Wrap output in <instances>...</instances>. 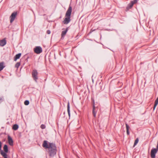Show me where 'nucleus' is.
Segmentation results:
<instances>
[{
  "mask_svg": "<svg viewBox=\"0 0 158 158\" xmlns=\"http://www.w3.org/2000/svg\"><path fill=\"white\" fill-rule=\"evenodd\" d=\"M48 149V153L50 156L53 157L56 155L57 149L55 144H50Z\"/></svg>",
  "mask_w": 158,
  "mask_h": 158,
  "instance_id": "nucleus-1",
  "label": "nucleus"
},
{
  "mask_svg": "<svg viewBox=\"0 0 158 158\" xmlns=\"http://www.w3.org/2000/svg\"><path fill=\"white\" fill-rule=\"evenodd\" d=\"M72 11V7L70 6L65 14V18L63 21L64 24H67L70 21V18Z\"/></svg>",
  "mask_w": 158,
  "mask_h": 158,
  "instance_id": "nucleus-2",
  "label": "nucleus"
},
{
  "mask_svg": "<svg viewBox=\"0 0 158 158\" xmlns=\"http://www.w3.org/2000/svg\"><path fill=\"white\" fill-rule=\"evenodd\" d=\"M34 52L37 54H39L41 53L42 52V48L40 46H37L34 48Z\"/></svg>",
  "mask_w": 158,
  "mask_h": 158,
  "instance_id": "nucleus-3",
  "label": "nucleus"
},
{
  "mask_svg": "<svg viewBox=\"0 0 158 158\" xmlns=\"http://www.w3.org/2000/svg\"><path fill=\"white\" fill-rule=\"evenodd\" d=\"M158 150L156 148L152 149L151 152V156L152 158H155L156 154L157 153Z\"/></svg>",
  "mask_w": 158,
  "mask_h": 158,
  "instance_id": "nucleus-4",
  "label": "nucleus"
},
{
  "mask_svg": "<svg viewBox=\"0 0 158 158\" xmlns=\"http://www.w3.org/2000/svg\"><path fill=\"white\" fill-rule=\"evenodd\" d=\"M38 72L36 70H33L32 72V76L34 80L36 81L38 79Z\"/></svg>",
  "mask_w": 158,
  "mask_h": 158,
  "instance_id": "nucleus-5",
  "label": "nucleus"
},
{
  "mask_svg": "<svg viewBox=\"0 0 158 158\" xmlns=\"http://www.w3.org/2000/svg\"><path fill=\"white\" fill-rule=\"evenodd\" d=\"M17 15V13L16 12H14L12 14L10 17V22L11 23H12L15 20Z\"/></svg>",
  "mask_w": 158,
  "mask_h": 158,
  "instance_id": "nucleus-6",
  "label": "nucleus"
},
{
  "mask_svg": "<svg viewBox=\"0 0 158 158\" xmlns=\"http://www.w3.org/2000/svg\"><path fill=\"white\" fill-rule=\"evenodd\" d=\"M50 144H53V143H48L47 141L46 140H44V141L42 146L43 147L45 148L48 149V148L49 147V145Z\"/></svg>",
  "mask_w": 158,
  "mask_h": 158,
  "instance_id": "nucleus-7",
  "label": "nucleus"
},
{
  "mask_svg": "<svg viewBox=\"0 0 158 158\" xmlns=\"http://www.w3.org/2000/svg\"><path fill=\"white\" fill-rule=\"evenodd\" d=\"M8 140L9 144L11 146L13 145V141L12 138L10 136H8Z\"/></svg>",
  "mask_w": 158,
  "mask_h": 158,
  "instance_id": "nucleus-8",
  "label": "nucleus"
},
{
  "mask_svg": "<svg viewBox=\"0 0 158 158\" xmlns=\"http://www.w3.org/2000/svg\"><path fill=\"white\" fill-rule=\"evenodd\" d=\"M6 44V41L5 39L0 40V45L1 46H3Z\"/></svg>",
  "mask_w": 158,
  "mask_h": 158,
  "instance_id": "nucleus-9",
  "label": "nucleus"
},
{
  "mask_svg": "<svg viewBox=\"0 0 158 158\" xmlns=\"http://www.w3.org/2000/svg\"><path fill=\"white\" fill-rule=\"evenodd\" d=\"M21 54L20 53L16 54L14 57V60L16 61L17 59H19L21 56Z\"/></svg>",
  "mask_w": 158,
  "mask_h": 158,
  "instance_id": "nucleus-10",
  "label": "nucleus"
},
{
  "mask_svg": "<svg viewBox=\"0 0 158 158\" xmlns=\"http://www.w3.org/2000/svg\"><path fill=\"white\" fill-rule=\"evenodd\" d=\"M5 67L4 63L3 62H1L0 63V71L2 70Z\"/></svg>",
  "mask_w": 158,
  "mask_h": 158,
  "instance_id": "nucleus-11",
  "label": "nucleus"
},
{
  "mask_svg": "<svg viewBox=\"0 0 158 158\" xmlns=\"http://www.w3.org/2000/svg\"><path fill=\"white\" fill-rule=\"evenodd\" d=\"M133 3H132L131 2L127 6V9L129 10L133 6Z\"/></svg>",
  "mask_w": 158,
  "mask_h": 158,
  "instance_id": "nucleus-12",
  "label": "nucleus"
},
{
  "mask_svg": "<svg viewBox=\"0 0 158 158\" xmlns=\"http://www.w3.org/2000/svg\"><path fill=\"white\" fill-rule=\"evenodd\" d=\"M68 31L67 28L65 31H62L61 33V36L62 37H64L66 34L67 31Z\"/></svg>",
  "mask_w": 158,
  "mask_h": 158,
  "instance_id": "nucleus-13",
  "label": "nucleus"
},
{
  "mask_svg": "<svg viewBox=\"0 0 158 158\" xmlns=\"http://www.w3.org/2000/svg\"><path fill=\"white\" fill-rule=\"evenodd\" d=\"M0 153L1 154L2 156L3 157H4V158L7 157V155L5 152H3L2 151H1Z\"/></svg>",
  "mask_w": 158,
  "mask_h": 158,
  "instance_id": "nucleus-14",
  "label": "nucleus"
},
{
  "mask_svg": "<svg viewBox=\"0 0 158 158\" xmlns=\"http://www.w3.org/2000/svg\"><path fill=\"white\" fill-rule=\"evenodd\" d=\"M158 104V97L157 98V99H156V101L155 102V104L153 107L154 110L155 109V108L157 106Z\"/></svg>",
  "mask_w": 158,
  "mask_h": 158,
  "instance_id": "nucleus-15",
  "label": "nucleus"
},
{
  "mask_svg": "<svg viewBox=\"0 0 158 158\" xmlns=\"http://www.w3.org/2000/svg\"><path fill=\"white\" fill-rule=\"evenodd\" d=\"M158 104V97L157 98V99H156V101L155 102V104L153 107L154 110L155 109V108L157 106Z\"/></svg>",
  "mask_w": 158,
  "mask_h": 158,
  "instance_id": "nucleus-16",
  "label": "nucleus"
},
{
  "mask_svg": "<svg viewBox=\"0 0 158 158\" xmlns=\"http://www.w3.org/2000/svg\"><path fill=\"white\" fill-rule=\"evenodd\" d=\"M19 128L18 125L17 124H14L12 127V128L13 130H17Z\"/></svg>",
  "mask_w": 158,
  "mask_h": 158,
  "instance_id": "nucleus-17",
  "label": "nucleus"
},
{
  "mask_svg": "<svg viewBox=\"0 0 158 158\" xmlns=\"http://www.w3.org/2000/svg\"><path fill=\"white\" fill-rule=\"evenodd\" d=\"M3 149L4 151L7 153L8 152V147L6 145H5L4 147H3Z\"/></svg>",
  "mask_w": 158,
  "mask_h": 158,
  "instance_id": "nucleus-18",
  "label": "nucleus"
},
{
  "mask_svg": "<svg viewBox=\"0 0 158 158\" xmlns=\"http://www.w3.org/2000/svg\"><path fill=\"white\" fill-rule=\"evenodd\" d=\"M126 125L127 134L128 135H129V126L127 124H126Z\"/></svg>",
  "mask_w": 158,
  "mask_h": 158,
  "instance_id": "nucleus-19",
  "label": "nucleus"
},
{
  "mask_svg": "<svg viewBox=\"0 0 158 158\" xmlns=\"http://www.w3.org/2000/svg\"><path fill=\"white\" fill-rule=\"evenodd\" d=\"M69 108H70L69 104V103H68V105H67V111H68V114H69V116H70V112Z\"/></svg>",
  "mask_w": 158,
  "mask_h": 158,
  "instance_id": "nucleus-20",
  "label": "nucleus"
},
{
  "mask_svg": "<svg viewBox=\"0 0 158 158\" xmlns=\"http://www.w3.org/2000/svg\"><path fill=\"white\" fill-rule=\"evenodd\" d=\"M94 110H95V107H94V106H93V115L94 116V117H95L96 116V112H95V111Z\"/></svg>",
  "mask_w": 158,
  "mask_h": 158,
  "instance_id": "nucleus-21",
  "label": "nucleus"
},
{
  "mask_svg": "<svg viewBox=\"0 0 158 158\" xmlns=\"http://www.w3.org/2000/svg\"><path fill=\"white\" fill-rule=\"evenodd\" d=\"M138 141H139V139L138 138H137L136 139V140L135 141V142H134V147L138 143Z\"/></svg>",
  "mask_w": 158,
  "mask_h": 158,
  "instance_id": "nucleus-22",
  "label": "nucleus"
},
{
  "mask_svg": "<svg viewBox=\"0 0 158 158\" xmlns=\"http://www.w3.org/2000/svg\"><path fill=\"white\" fill-rule=\"evenodd\" d=\"M29 103V102L28 100H26L24 102V104L26 105H28Z\"/></svg>",
  "mask_w": 158,
  "mask_h": 158,
  "instance_id": "nucleus-23",
  "label": "nucleus"
},
{
  "mask_svg": "<svg viewBox=\"0 0 158 158\" xmlns=\"http://www.w3.org/2000/svg\"><path fill=\"white\" fill-rule=\"evenodd\" d=\"M20 65V63L19 62H17L15 65V67L17 68H18Z\"/></svg>",
  "mask_w": 158,
  "mask_h": 158,
  "instance_id": "nucleus-24",
  "label": "nucleus"
},
{
  "mask_svg": "<svg viewBox=\"0 0 158 158\" xmlns=\"http://www.w3.org/2000/svg\"><path fill=\"white\" fill-rule=\"evenodd\" d=\"M40 127L42 129H44L45 128V126L44 124H42L41 125Z\"/></svg>",
  "mask_w": 158,
  "mask_h": 158,
  "instance_id": "nucleus-25",
  "label": "nucleus"
},
{
  "mask_svg": "<svg viewBox=\"0 0 158 158\" xmlns=\"http://www.w3.org/2000/svg\"><path fill=\"white\" fill-rule=\"evenodd\" d=\"M137 2V0H134L133 1H131V2L134 4L136 3Z\"/></svg>",
  "mask_w": 158,
  "mask_h": 158,
  "instance_id": "nucleus-26",
  "label": "nucleus"
},
{
  "mask_svg": "<svg viewBox=\"0 0 158 158\" xmlns=\"http://www.w3.org/2000/svg\"><path fill=\"white\" fill-rule=\"evenodd\" d=\"M47 33L48 34H50V33H51V31H50V30H48L47 31Z\"/></svg>",
  "mask_w": 158,
  "mask_h": 158,
  "instance_id": "nucleus-27",
  "label": "nucleus"
},
{
  "mask_svg": "<svg viewBox=\"0 0 158 158\" xmlns=\"http://www.w3.org/2000/svg\"><path fill=\"white\" fill-rule=\"evenodd\" d=\"M2 147V143L1 141H0V150H1Z\"/></svg>",
  "mask_w": 158,
  "mask_h": 158,
  "instance_id": "nucleus-28",
  "label": "nucleus"
},
{
  "mask_svg": "<svg viewBox=\"0 0 158 158\" xmlns=\"http://www.w3.org/2000/svg\"><path fill=\"white\" fill-rule=\"evenodd\" d=\"M156 149H157V150H158V140L157 144V146H156Z\"/></svg>",
  "mask_w": 158,
  "mask_h": 158,
  "instance_id": "nucleus-29",
  "label": "nucleus"
},
{
  "mask_svg": "<svg viewBox=\"0 0 158 158\" xmlns=\"http://www.w3.org/2000/svg\"><path fill=\"white\" fill-rule=\"evenodd\" d=\"M2 101V99L1 98H0V103Z\"/></svg>",
  "mask_w": 158,
  "mask_h": 158,
  "instance_id": "nucleus-30",
  "label": "nucleus"
},
{
  "mask_svg": "<svg viewBox=\"0 0 158 158\" xmlns=\"http://www.w3.org/2000/svg\"><path fill=\"white\" fill-rule=\"evenodd\" d=\"M7 158V157H6V158Z\"/></svg>",
  "mask_w": 158,
  "mask_h": 158,
  "instance_id": "nucleus-31",
  "label": "nucleus"
}]
</instances>
